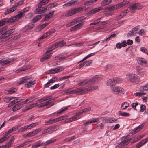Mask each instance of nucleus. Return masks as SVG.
Segmentation results:
<instances>
[{"mask_svg":"<svg viewBox=\"0 0 148 148\" xmlns=\"http://www.w3.org/2000/svg\"><path fill=\"white\" fill-rule=\"evenodd\" d=\"M101 79L102 78L101 75H96L89 80H86L82 81L79 83L78 85L82 86L86 84L88 85L95 84L98 83Z\"/></svg>","mask_w":148,"mask_h":148,"instance_id":"f257e3e1","label":"nucleus"},{"mask_svg":"<svg viewBox=\"0 0 148 148\" xmlns=\"http://www.w3.org/2000/svg\"><path fill=\"white\" fill-rule=\"evenodd\" d=\"M45 101H46L48 99H49L48 101L43 102V103H40V104H38V107H45L48 104L52 103L49 106V107L53 106L54 103H53V102L54 100V99L52 98V96L51 95L47 96H46L43 97Z\"/></svg>","mask_w":148,"mask_h":148,"instance_id":"f03ea898","label":"nucleus"},{"mask_svg":"<svg viewBox=\"0 0 148 148\" xmlns=\"http://www.w3.org/2000/svg\"><path fill=\"white\" fill-rule=\"evenodd\" d=\"M111 92L113 94L117 95H121L124 94V89L121 87L116 86L111 88Z\"/></svg>","mask_w":148,"mask_h":148,"instance_id":"7ed1b4c3","label":"nucleus"},{"mask_svg":"<svg viewBox=\"0 0 148 148\" xmlns=\"http://www.w3.org/2000/svg\"><path fill=\"white\" fill-rule=\"evenodd\" d=\"M126 78L129 81L136 84H138L140 81L138 77L134 74H127L126 76Z\"/></svg>","mask_w":148,"mask_h":148,"instance_id":"20e7f679","label":"nucleus"},{"mask_svg":"<svg viewBox=\"0 0 148 148\" xmlns=\"http://www.w3.org/2000/svg\"><path fill=\"white\" fill-rule=\"evenodd\" d=\"M84 10L83 8L82 7L77 8H72L68 11L65 14V16L69 17L82 11Z\"/></svg>","mask_w":148,"mask_h":148,"instance_id":"39448f33","label":"nucleus"},{"mask_svg":"<svg viewBox=\"0 0 148 148\" xmlns=\"http://www.w3.org/2000/svg\"><path fill=\"white\" fill-rule=\"evenodd\" d=\"M64 69L63 67L59 66L48 71L47 73L49 74L56 73L62 71Z\"/></svg>","mask_w":148,"mask_h":148,"instance_id":"423d86ee","label":"nucleus"},{"mask_svg":"<svg viewBox=\"0 0 148 148\" xmlns=\"http://www.w3.org/2000/svg\"><path fill=\"white\" fill-rule=\"evenodd\" d=\"M15 60V59L13 58H10L8 59L3 58L1 60L2 64L3 66L11 63Z\"/></svg>","mask_w":148,"mask_h":148,"instance_id":"0eeeda50","label":"nucleus"},{"mask_svg":"<svg viewBox=\"0 0 148 148\" xmlns=\"http://www.w3.org/2000/svg\"><path fill=\"white\" fill-rule=\"evenodd\" d=\"M41 130V129L40 128H39L35 130L29 132L24 136L25 137H29L33 136L40 132Z\"/></svg>","mask_w":148,"mask_h":148,"instance_id":"6e6552de","label":"nucleus"},{"mask_svg":"<svg viewBox=\"0 0 148 148\" xmlns=\"http://www.w3.org/2000/svg\"><path fill=\"white\" fill-rule=\"evenodd\" d=\"M15 31L14 29H12L10 30L6 31L4 33L2 34L0 36L1 38L2 39L8 37L12 33L14 32Z\"/></svg>","mask_w":148,"mask_h":148,"instance_id":"1a4fd4ad","label":"nucleus"},{"mask_svg":"<svg viewBox=\"0 0 148 148\" xmlns=\"http://www.w3.org/2000/svg\"><path fill=\"white\" fill-rule=\"evenodd\" d=\"M79 113V112H78L75 115L73 116V117L70 118L66 120L65 121V123H69L70 122L79 119V116L80 115Z\"/></svg>","mask_w":148,"mask_h":148,"instance_id":"9d476101","label":"nucleus"},{"mask_svg":"<svg viewBox=\"0 0 148 148\" xmlns=\"http://www.w3.org/2000/svg\"><path fill=\"white\" fill-rule=\"evenodd\" d=\"M63 120L62 117L61 116L58 118L55 119H50L49 121L45 122V124L46 125H49L50 124H53L54 123L57 122L58 121Z\"/></svg>","mask_w":148,"mask_h":148,"instance_id":"9b49d317","label":"nucleus"},{"mask_svg":"<svg viewBox=\"0 0 148 148\" xmlns=\"http://www.w3.org/2000/svg\"><path fill=\"white\" fill-rule=\"evenodd\" d=\"M79 2L77 0H72L63 5V8H66L68 6L75 5L77 4Z\"/></svg>","mask_w":148,"mask_h":148,"instance_id":"f8f14e48","label":"nucleus"},{"mask_svg":"<svg viewBox=\"0 0 148 148\" xmlns=\"http://www.w3.org/2000/svg\"><path fill=\"white\" fill-rule=\"evenodd\" d=\"M26 83L25 84V86L28 88H30L32 87V86L36 83V81L35 80L32 81L30 80V78H29L28 76V79L27 80Z\"/></svg>","mask_w":148,"mask_h":148,"instance_id":"ddd939ff","label":"nucleus"},{"mask_svg":"<svg viewBox=\"0 0 148 148\" xmlns=\"http://www.w3.org/2000/svg\"><path fill=\"white\" fill-rule=\"evenodd\" d=\"M130 135H128L122 138V142L125 146L128 144L130 142L131 139L130 138Z\"/></svg>","mask_w":148,"mask_h":148,"instance_id":"4468645a","label":"nucleus"},{"mask_svg":"<svg viewBox=\"0 0 148 148\" xmlns=\"http://www.w3.org/2000/svg\"><path fill=\"white\" fill-rule=\"evenodd\" d=\"M23 12L22 11L18 12L16 16L12 18H11L12 22H13L21 18L22 16Z\"/></svg>","mask_w":148,"mask_h":148,"instance_id":"2eb2a0df","label":"nucleus"},{"mask_svg":"<svg viewBox=\"0 0 148 148\" xmlns=\"http://www.w3.org/2000/svg\"><path fill=\"white\" fill-rule=\"evenodd\" d=\"M102 9L103 8L101 7L95 8L93 10L88 12V15H92L99 12L100 10H102Z\"/></svg>","mask_w":148,"mask_h":148,"instance_id":"dca6fc26","label":"nucleus"},{"mask_svg":"<svg viewBox=\"0 0 148 148\" xmlns=\"http://www.w3.org/2000/svg\"><path fill=\"white\" fill-rule=\"evenodd\" d=\"M75 93H78L79 94H83L86 93V89H83L82 88H79L74 90Z\"/></svg>","mask_w":148,"mask_h":148,"instance_id":"f3484780","label":"nucleus"},{"mask_svg":"<svg viewBox=\"0 0 148 148\" xmlns=\"http://www.w3.org/2000/svg\"><path fill=\"white\" fill-rule=\"evenodd\" d=\"M94 84H92L91 85H88V87L86 89V93L94 90L98 88V86H93Z\"/></svg>","mask_w":148,"mask_h":148,"instance_id":"a211bd4d","label":"nucleus"},{"mask_svg":"<svg viewBox=\"0 0 148 148\" xmlns=\"http://www.w3.org/2000/svg\"><path fill=\"white\" fill-rule=\"evenodd\" d=\"M148 141V137L145 138L140 142L138 143L136 145V147L140 148L141 147L145 145Z\"/></svg>","mask_w":148,"mask_h":148,"instance_id":"6ab92c4d","label":"nucleus"},{"mask_svg":"<svg viewBox=\"0 0 148 148\" xmlns=\"http://www.w3.org/2000/svg\"><path fill=\"white\" fill-rule=\"evenodd\" d=\"M38 104L37 103H33L32 104H31L29 106H26L25 107L23 110V112L27 110H28L32 109L34 107H36L37 106H38H38H38Z\"/></svg>","mask_w":148,"mask_h":148,"instance_id":"aec40b11","label":"nucleus"},{"mask_svg":"<svg viewBox=\"0 0 148 148\" xmlns=\"http://www.w3.org/2000/svg\"><path fill=\"white\" fill-rule=\"evenodd\" d=\"M17 8V5H14L13 7L7 9L4 12L5 15H7L9 13L13 12L16 10Z\"/></svg>","mask_w":148,"mask_h":148,"instance_id":"412c9836","label":"nucleus"},{"mask_svg":"<svg viewBox=\"0 0 148 148\" xmlns=\"http://www.w3.org/2000/svg\"><path fill=\"white\" fill-rule=\"evenodd\" d=\"M114 78H111L106 82V84L108 86H113L115 85Z\"/></svg>","mask_w":148,"mask_h":148,"instance_id":"4be33fe9","label":"nucleus"},{"mask_svg":"<svg viewBox=\"0 0 148 148\" xmlns=\"http://www.w3.org/2000/svg\"><path fill=\"white\" fill-rule=\"evenodd\" d=\"M144 124H142L140 125L139 126H138L137 127L134 128L133 130L132 131V133L133 134H135L138 132L139 131H140L141 129L142 128V127L144 126Z\"/></svg>","mask_w":148,"mask_h":148,"instance_id":"5701e85b","label":"nucleus"},{"mask_svg":"<svg viewBox=\"0 0 148 148\" xmlns=\"http://www.w3.org/2000/svg\"><path fill=\"white\" fill-rule=\"evenodd\" d=\"M103 119L107 123H111L112 122H116V120L114 118L111 117L103 118Z\"/></svg>","mask_w":148,"mask_h":148,"instance_id":"b1692460","label":"nucleus"},{"mask_svg":"<svg viewBox=\"0 0 148 148\" xmlns=\"http://www.w3.org/2000/svg\"><path fill=\"white\" fill-rule=\"evenodd\" d=\"M6 23H12L11 18H5L0 21V26L4 25Z\"/></svg>","mask_w":148,"mask_h":148,"instance_id":"393cba45","label":"nucleus"},{"mask_svg":"<svg viewBox=\"0 0 148 148\" xmlns=\"http://www.w3.org/2000/svg\"><path fill=\"white\" fill-rule=\"evenodd\" d=\"M14 140L12 138L9 141L6 143L5 145L2 146L1 148H10L11 147V145L12 144Z\"/></svg>","mask_w":148,"mask_h":148,"instance_id":"a878e982","label":"nucleus"},{"mask_svg":"<svg viewBox=\"0 0 148 148\" xmlns=\"http://www.w3.org/2000/svg\"><path fill=\"white\" fill-rule=\"evenodd\" d=\"M47 10L46 8H42V9L37 8L34 10V13L36 14H40L44 13Z\"/></svg>","mask_w":148,"mask_h":148,"instance_id":"bb28decb","label":"nucleus"},{"mask_svg":"<svg viewBox=\"0 0 148 148\" xmlns=\"http://www.w3.org/2000/svg\"><path fill=\"white\" fill-rule=\"evenodd\" d=\"M55 11L53 10L51 11L48 14L46 15L44 21H47L52 17L54 14Z\"/></svg>","mask_w":148,"mask_h":148,"instance_id":"cd10ccee","label":"nucleus"},{"mask_svg":"<svg viewBox=\"0 0 148 148\" xmlns=\"http://www.w3.org/2000/svg\"><path fill=\"white\" fill-rule=\"evenodd\" d=\"M23 104L22 103H18L16 104L13 107L12 110L13 112L16 111L17 110L20 109L22 107Z\"/></svg>","mask_w":148,"mask_h":148,"instance_id":"c85d7f7f","label":"nucleus"},{"mask_svg":"<svg viewBox=\"0 0 148 148\" xmlns=\"http://www.w3.org/2000/svg\"><path fill=\"white\" fill-rule=\"evenodd\" d=\"M137 60L138 63L140 64L143 65L146 64L145 60L142 58H138L137 59Z\"/></svg>","mask_w":148,"mask_h":148,"instance_id":"c756f323","label":"nucleus"},{"mask_svg":"<svg viewBox=\"0 0 148 148\" xmlns=\"http://www.w3.org/2000/svg\"><path fill=\"white\" fill-rule=\"evenodd\" d=\"M28 79V76H27L22 77L20 80L17 82L18 85H20L22 84L26 83Z\"/></svg>","mask_w":148,"mask_h":148,"instance_id":"7c9ffc66","label":"nucleus"},{"mask_svg":"<svg viewBox=\"0 0 148 148\" xmlns=\"http://www.w3.org/2000/svg\"><path fill=\"white\" fill-rule=\"evenodd\" d=\"M130 11L132 13H134L135 12V11L136 10L135 4L130 5L128 7Z\"/></svg>","mask_w":148,"mask_h":148,"instance_id":"2f4dec72","label":"nucleus"},{"mask_svg":"<svg viewBox=\"0 0 148 148\" xmlns=\"http://www.w3.org/2000/svg\"><path fill=\"white\" fill-rule=\"evenodd\" d=\"M136 70L139 74L142 76H143L144 75V72L142 71V69L140 66H137L136 67Z\"/></svg>","mask_w":148,"mask_h":148,"instance_id":"473e14b6","label":"nucleus"},{"mask_svg":"<svg viewBox=\"0 0 148 148\" xmlns=\"http://www.w3.org/2000/svg\"><path fill=\"white\" fill-rule=\"evenodd\" d=\"M68 56L67 55H64L61 54L58 56H57L55 57V58H57L58 60H64L66 58H68Z\"/></svg>","mask_w":148,"mask_h":148,"instance_id":"72a5a7b5","label":"nucleus"},{"mask_svg":"<svg viewBox=\"0 0 148 148\" xmlns=\"http://www.w3.org/2000/svg\"><path fill=\"white\" fill-rule=\"evenodd\" d=\"M42 144V143H41L40 141H37L33 145L31 148H37L41 145Z\"/></svg>","mask_w":148,"mask_h":148,"instance_id":"f704fd0d","label":"nucleus"},{"mask_svg":"<svg viewBox=\"0 0 148 148\" xmlns=\"http://www.w3.org/2000/svg\"><path fill=\"white\" fill-rule=\"evenodd\" d=\"M35 25L33 24L30 25H28L26 26L23 29V31L26 32L28 29H31L32 28L34 27Z\"/></svg>","mask_w":148,"mask_h":148,"instance_id":"c9c22d12","label":"nucleus"},{"mask_svg":"<svg viewBox=\"0 0 148 148\" xmlns=\"http://www.w3.org/2000/svg\"><path fill=\"white\" fill-rule=\"evenodd\" d=\"M35 99V97H30L28 99H27L25 100L23 103L24 104H26L27 103H28L30 102H32Z\"/></svg>","mask_w":148,"mask_h":148,"instance_id":"e433bc0d","label":"nucleus"},{"mask_svg":"<svg viewBox=\"0 0 148 148\" xmlns=\"http://www.w3.org/2000/svg\"><path fill=\"white\" fill-rule=\"evenodd\" d=\"M129 106V104L128 103L123 102L121 106V109L122 110H124L128 107Z\"/></svg>","mask_w":148,"mask_h":148,"instance_id":"4c0bfd02","label":"nucleus"},{"mask_svg":"<svg viewBox=\"0 0 148 148\" xmlns=\"http://www.w3.org/2000/svg\"><path fill=\"white\" fill-rule=\"evenodd\" d=\"M42 17L41 15H38L36 16V17H34L32 21V22L33 23H35L40 20Z\"/></svg>","mask_w":148,"mask_h":148,"instance_id":"58836bf2","label":"nucleus"},{"mask_svg":"<svg viewBox=\"0 0 148 148\" xmlns=\"http://www.w3.org/2000/svg\"><path fill=\"white\" fill-rule=\"evenodd\" d=\"M112 0H104L101 3L102 6H104L110 4Z\"/></svg>","mask_w":148,"mask_h":148,"instance_id":"ea45409f","label":"nucleus"},{"mask_svg":"<svg viewBox=\"0 0 148 148\" xmlns=\"http://www.w3.org/2000/svg\"><path fill=\"white\" fill-rule=\"evenodd\" d=\"M116 34H111L110 36L108 37L105 40H104L103 41V43H104L105 41L107 42L109 40L111 39L112 38L116 36Z\"/></svg>","mask_w":148,"mask_h":148,"instance_id":"a19ab883","label":"nucleus"},{"mask_svg":"<svg viewBox=\"0 0 148 148\" xmlns=\"http://www.w3.org/2000/svg\"><path fill=\"white\" fill-rule=\"evenodd\" d=\"M56 141V139H55L53 140H49L45 142L43 144V146H45L47 145H48L51 143H52L54 142H55Z\"/></svg>","mask_w":148,"mask_h":148,"instance_id":"79ce46f5","label":"nucleus"},{"mask_svg":"<svg viewBox=\"0 0 148 148\" xmlns=\"http://www.w3.org/2000/svg\"><path fill=\"white\" fill-rule=\"evenodd\" d=\"M28 69V68L27 67V66L26 65L20 68L19 69L17 70L16 71V73H18L20 71H24L25 70H26Z\"/></svg>","mask_w":148,"mask_h":148,"instance_id":"37998d69","label":"nucleus"},{"mask_svg":"<svg viewBox=\"0 0 148 148\" xmlns=\"http://www.w3.org/2000/svg\"><path fill=\"white\" fill-rule=\"evenodd\" d=\"M58 47L57 46L56 43L53 45L51 48L47 49L46 52H49L51 51L52 50L57 48Z\"/></svg>","mask_w":148,"mask_h":148,"instance_id":"c03bdc74","label":"nucleus"},{"mask_svg":"<svg viewBox=\"0 0 148 148\" xmlns=\"http://www.w3.org/2000/svg\"><path fill=\"white\" fill-rule=\"evenodd\" d=\"M119 114L121 116H130V114L129 113H127L125 112H122L121 111L119 112Z\"/></svg>","mask_w":148,"mask_h":148,"instance_id":"a18cd8bd","label":"nucleus"},{"mask_svg":"<svg viewBox=\"0 0 148 148\" xmlns=\"http://www.w3.org/2000/svg\"><path fill=\"white\" fill-rule=\"evenodd\" d=\"M49 24L48 23H45L43 24L40 26H39L38 28V31H40L42 29H43L44 28H45L46 26L47 25H48Z\"/></svg>","mask_w":148,"mask_h":148,"instance_id":"49530a36","label":"nucleus"},{"mask_svg":"<svg viewBox=\"0 0 148 148\" xmlns=\"http://www.w3.org/2000/svg\"><path fill=\"white\" fill-rule=\"evenodd\" d=\"M86 18L84 16L79 17L75 20L76 23H78L84 20Z\"/></svg>","mask_w":148,"mask_h":148,"instance_id":"de8ad7c7","label":"nucleus"},{"mask_svg":"<svg viewBox=\"0 0 148 148\" xmlns=\"http://www.w3.org/2000/svg\"><path fill=\"white\" fill-rule=\"evenodd\" d=\"M84 23V21H83L75 25V27L76 30L79 29L83 25Z\"/></svg>","mask_w":148,"mask_h":148,"instance_id":"09e8293b","label":"nucleus"},{"mask_svg":"<svg viewBox=\"0 0 148 148\" xmlns=\"http://www.w3.org/2000/svg\"><path fill=\"white\" fill-rule=\"evenodd\" d=\"M17 90L15 88L10 89L7 91L8 92L7 94H11L15 92Z\"/></svg>","mask_w":148,"mask_h":148,"instance_id":"8fccbe9b","label":"nucleus"},{"mask_svg":"<svg viewBox=\"0 0 148 148\" xmlns=\"http://www.w3.org/2000/svg\"><path fill=\"white\" fill-rule=\"evenodd\" d=\"M66 93L67 95H69L75 93L74 90H72V89L71 88L67 89L66 90Z\"/></svg>","mask_w":148,"mask_h":148,"instance_id":"3c124183","label":"nucleus"},{"mask_svg":"<svg viewBox=\"0 0 148 148\" xmlns=\"http://www.w3.org/2000/svg\"><path fill=\"white\" fill-rule=\"evenodd\" d=\"M91 108L90 107H89L88 108H86L84 109L83 110H80L79 112H79V114H80V115L84 112H87L89 111H90L91 110Z\"/></svg>","mask_w":148,"mask_h":148,"instance_id":"603ef678","label":"nucleus"},{"mask_svg":"<svg viewBox=\"0 0 148 148\" xmlns=\"http://www.w3.org/2000/svg\"><path fill=\"white\" fill-rule=\"evenodd\" d=\"M148 89V85H146L141 87L140 89V90L141 91H144L147 90Z\"/></svg>","mask_w":148,"mask_h":148,"instance_id":"864d4df0","label":"nucleus"},{"mask_svg":"<svg viewBox=\"0 0 148 148\" xmlns=\"http://www.w3.org/2000/svg\"><path fill=\"white\" fill-rule=\"evenodd\" d=\"M138 29V26H137L135 27L131 30L134 35H135L137 33Z\"/></svg>","mask_w":148,"mask_h":148,"instance_id":"5fc2aeb1","label":"nucleus"},{"mask_svg":"<svg viewBox=\"0 0 148 148\" xmlns=\"http://www.w3.org/2000/svg\"><path fill=\"white\" fill-rule=\"evenodd\" d=\"M102 18H100L96 20H95L93 23H91L90 24V25H95L99 23L100 21L101 20Z\"/></svg>","mask_w":148,"mask_h":148,"instance_id":"6e6d98bb","label":"nucleus"},{"mask_svg":"<svg viewBox=\"0 0 148 148\" xmlns=\"http://www.w3.org/2000/svg\"><path fill=\"white\" fill-rule=\"evenodd\" d=\"M51 132H54L56 131L58 129V125H55L50 127Z\"/></svg>","mask_w":148,"mask_h":148,"instance_id":"4d7b16f0","label":"nucleus"},{"mask_svg":"<svg viewBox=\"0 0 148 148\" xmlns=\"http://www.w3.org/2000/svg\"><path fill=\"white\" fill-rule=\"evenodd\" d=\"M7 27L5 26L0 29V35L2 33H4L6 32L5 31L7 29Z\"/></svg>","mask_w":148,"mask_h":148,"instance_id":"13d9d810","label":"nucleus"},{"mask_svg":"<svg viewBox=\"0 0 148 148\" xmlns=\"http://www.w3.org/2000/svg\"><path fill=\"white\" fill-rule=\"evenodd\" d=\"M140 50L146 54H148V52L147 49L144 47H142L140 48Z\"/></svg>","mask_w":148,"mask_h":148,"instance_id":"bf43d9fd","label":"nucleus"},{"mask_svg":"<svg viewBox=\"0 0 148 148\" xmlns=\"http://www.w3.org/2000/svg\"><path fill=\"white\" fill-rule=\"evenodd\" d=\"M27 130V129L26 128L25 125L23 127H21L18 130V132H24L25 131V130Z\"/></svg>","mask_w":148,"mask_h":148,"instance_id":"052dcab7","label":"nucleus"},{"mask_svg":"<svg viewBox=\"0 0 148 148\" xmlns=\"http://www.w3.org/2000/svg\"><path fill=\"white\" fill-rule=\"evenodd\" d=\"M56 43L58 47H62L64 45V44L63 43V41L57 42Z\"/></svg>","mask_w":148,"mask_h":148,"instance_id":"680f3d73","label":"nucleus"},{"mask_svg":"<svg viewBox=\"0 0 148 148\" xmlns=\"http://www.w3.org/2000/svg\"><path fill=\"white\" fill-rule=\"evenodd\" d=\"M56 30L54 29H50L49 31L47 32V34L49 36L53 34L55 32Z\"/></svg>","mask_w":148,"mask_h":148,"instance_id":"e2e57ef3","label":"nucleus"},{"mask_svg":"<svg viewBox=\"0 0 148 148\" xmlns=\"http://www.w3.org/2000/svg\"><path fill=\"white\" fill-rule=\"evenodd\" d=\"M115 85L117 84L121 83L122 81V79L121 78H114Z\"/></svg>","mask_w":148,"mask_h":148,"instance_id":"0e129e2a","label":"nucleus"},{"mask_svg":"<svg viewBox=\"0 0 148 148\" xmlns=\"http://www.w3.org/2000/svg\"><path fill=\"white\" fill-rule=\"evenodd\" d=\"M48 36H49V35H48L47 32H46L45 33L43 34L42 36L40 37L39 38V40H40L41 39H45Z\"/></svg>","mask_w":148,"mask_h":148,"instance_id":"69168bd1","label":"nucleus"},{"mask_svg":"<svg viewBox=\"0 0 148 148\" xmlns=\"http://www.w3.org/2000/svg\"><path fill=\"white\" fill-rule=\"evenodd\" d=\"M99 118H92L90 122L92 123H95L99 121Z\"/></svg>","mask_w":148,"mask_h":148,"instance_id":"338daca9","label":"nucleus"},{"mask_svg":"<svg viewBox=\"0 0 148 148\" xmlns=\"http://www.w3.org/2000/svg\"><path fill=\"white\" fill-rule=\"evenodd\" d=\"M138 34L141 36H143L145 34V32L143 29H140L138 32Z\"/></svg>","mask_w":148,"mask_h":148,"instance_id":"774afa93","label":"nucleus"}]
</instances>
